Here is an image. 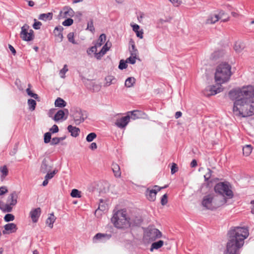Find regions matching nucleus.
I'll use <instances>...</instances> for the list:
<instances>
[{"mask_svg":"<svg viewBox=\"0 0 254 254\" xmlns=\"http://www.w3.org/2000/svg\"><path fill=\"white\" fill-rule=\"evenodd\" d=\"M51 133L50 132H46L44 134V141L45 143H48L51 141Z\"/></svg>","mask_w":254,"mask_h":254,"instance_id":"39","label":"nucleus"},{"mask_svg":"<svg viewBox=\"0 0 254 254\" xmlns=\"http://www.w3.org/2000/svg\"><path fill=\"white\" fill-rule=\"evenodd\" d=\"M146 236L149 240L154 241L162 237V233L156 228H151L147 232Z\"/></svg>","mask_w":254,"mask_h":254,"instance_id":"9","label":"nucleus"},{"mask_svg":"<svg viewBox=\"0 0 254 254\" xmlns=\"http://www.w3.org/2000/svg\"><path fill=\"white\" fill-rule=\"evenodd\" d=\"M164 244V241L162 240H159L157 242H153L151 246L150 251L152 252L154 249L158 250L161 248Z\"/></svg>","mask_w":254,"mask_h":254,"instance_id":"24","label":"nucleus"},{"mask_svg":"<svg viewBox=\"0 0 254 254\" xmlns=\"http://www.w3.org/2000/svg\"><path fill=\"white\" fill-rule=\"evenodd\" d=\"M98 209L104 211L106 209V205L103 203V199H100V203L98 206Z\"/></svg>","mask_w":254,"mask_h":254,"instance_id":"48","label":"nucleus"},{"mask_svg":"<svg viewBox=\"0 0 254 254\" xmlns=\"http://www.w3.org/2000/svg\"><path fill=\"white\" fill-rule=\"evenodd\" d=\"M28 105L29 106V109L33 111L35 109L36 106V102L35 100L32 99H29L27 101Z\"/></svg>","mask_w":254,"mask_h":254,"instance_id":"32","label":"nucleus"},{"mask_svg":"<svg viewBox=\"0 0 254 254\" xmlns=\"http://www.w3.org/2000/svg\"><path fill=\"white\" fill-rule=\"evenodd\" d=\"M222 91L220 87H217L216 86L211 85L208 86L202 91V93L204 96L206 97H209L210 96L214 95Z\"/></svg>","mask_w":254,"mask_h":254,"instance_id":"8","label":"nucleus"},{"mask_svg":"<svg viewBox=\"0 0 254 254\" xmlns=\"http://www.w3.org/2000/svg\"><path fill=\"white\" fill-rule=\"evenodd\" d=\"M56 107L60 108H64L66 105V102L60 97H58L55 102Z\"/></svg>","mask_w":254,"mask_h":254,"instance_id":"27","label":"nucleus"},{"mask_svg":"<svg viewBox=\"0 0 254 254\" xmlns=\"http://www.w3.org/2000/svg\"><path fill=\"white\" fill-rule=\"evenodd\" d=\"M28 35H29V38L28 39L31 40V41L33 40L34 38V31L32 29H30L29 31L28 32Z\"/></svg>","mask_w":254,"mask_h":254,"instance_id":"60","label":"nucleus"},{"mask_svg":"<svg viewBox=\"0 0 254 254\" xmlns=\"http://www.w3.org/2000/svg\"><path fill=\"white\" fill-rule=\"evenodd\" d=\"M106 38V36L105 34H102L100 35L98 38V40L96 43V45L99 47L101 46L103 43L105 42Z\"/></svg>","mask_w":254,"mask_h":254,"instance_id":"31","label":"nucleus"},{"mask_svg":"<svg viewBox=\"0 0 254 254\" xmlns=\"http://www.w3.org/2000/svg\"><path fill=\"white\" fill-rule=\"evenodd\" d=\"M67 38L69 42H70L73 44H77V42L74 40V33L73 32L69 33L67 35Z\"/></svg>","mask_w":254,"mask_h":254,"instance_id":"37","label":"nucleus"},{"mask_svg":"<svg viewBox=\"0 0 254 254\" xmlns=\"http://www.w3.org/2000/svg\"><path fill=\"white\" fill-rule=\"evenodd\" d=\"M30 84H28V88L27 89H26V92L28 94V95H29V96L31 97H33L34 94L35 93H33V92L31 90L30 88Z\"/></svg>","mask_w":254,"mask_h":254,"instance_id":"59","label":"nucleus"},{"mask_svg":"<svg viewBox=\"0 0 254 254\" xmlns=\"http://www.w3.org/2000/svg\"><path fill=\"white\" fill-rule=\"evenodd\" d=\"M67 129L70 133V135L74 137L78 136L80 131V129L78 127H73L71 125H69L67 127Z\"/></svg>","mask_w":254,"mask_h":254,"instance_id":"20","label":"nucleus"},{"mask_svg":"<svg viewBox=\"0 0 254 254\" xmlns=\"http://www.w3.org/2000/svg\"><path fill=\"white\" fill-rule=\"evenodd\" d=\"M18 193L14 191L10 194L7 199V202L12 206H15L17 203Z\"/></svg>","mask_w":254,"mask_h":254,"instance_id":"15","label":"nucleus"},{"mask_svg":"<svg viewBox=\"0 0 254 254\" xmlns=\"http://www.w3.org/2000/svg\"><path fill=\"white\" fill-rule=\"evenodd\" d=\"M136 58L135 57L130 56L129 58H127L126 61L127 63H128L131 64H133L135 63V60Z\"/></svg>","mask_w":254,"mask_h":254,"instance_id":"51","label":"nucleus"},{"mask_svg":"<svg viewBox=\"0 0 254 254\" xmlns=\"http://www.w3.org/2000/svg\"><path fill=\"white\" fill-rule=\"evenodd\" d=\"M221 17H210L206 21V24H214L219 20L221 19Z\"/></svg>","mask_w":254,"mask_h":254,"instance_id":"35","label":"nucleus"},{"mask_svg":"<svg viewBox=\"0 0 254 254\" xmlns=\"http://www.w3.org/2000/svg\"><path fill=\"white\" fill-rule=\"evenodd\" d=\"M74 12L70 7L64 6L60 10L58 16H74Z\"/></svg>","mask_w":254,"mask_h":254,"instance_id":"17","label":"nucleus"},{"mask_svg":"<svg viewBox=\"0 0 254 254\" xmlns=\"http://www.w3.org/2000/svg\"><path fill=\"white\" fill-rule=\"evenodd\" d=\"M168 202V195L167 193L164 194L161 197V203L162 205H165Z\"/></svg>","mask_w":254,"mask_h":254,"instance_id":"46","label":"nucleus"},{"mask_svg":"<svg viewBox=\"0 0 254 254\" xmlns=\"http://www.w3.org/2000/svg\"><path fill=\"white\" fill-rule=\"evenodd\" d=\"M97 136L95 132H91L89 133L86 138L87 142H90L92 141Z\"/></svg>","mask_w":254,"mask_h":254,"instance_id":"36","label":"nucleus"},{"mask_svg":"<svg viewBox=\"0 0 254 254\" xmlns=\"http://www.w3.org/2000/svg\"><path fill=\"white\" fill-rule=\"evenodd\" d=\"M129 113L131 114L130 118L133 120L141 118L142 115V112L138 110H134L128 112V114Z\"/></svg>","mask_w":254,"mask_h":254,"instance_id":"28","label":"nucleus"},{"mask_svg":"<svg viewBox=\"0 0 254 254\" xmlns=\"http://www.w3.org/2000/svg\"><path fill=\"white\" fill-rule=\"evenodd\" d=\"M8 48L14 56L16 55V50L12 45L8 44Z\"/></svg>","mask_w":254,"mask_h":254,"instance_id":"61","label":"nucleus"},{"mask_svg":"<svg viewBox=\"0 0 254 254\" xmlns=\"http://www.w3.org/2000/svg\"><path fill=\"white\" fill-rule=\"evenodd\" d=\"M4 230L2 231L3 234L15 233L17 230L16 225L13 223L5 224L4 226Z\"/></svg>","mask_w":254,"mask_h":254,"instance_id":"12","label":"nucleus"},{"mask_svg":"<svg viewBox=\"0 0 254 254\" xmlns=\"http://www.w3.org/2000/svg\"><path fill=\"white\" fill-rule=\"evenodd\" d=\"M143 32L141 31H138V32H136V34L137 37H139L140 39H142L143 38Z\"/></svg>","mask_w":254,"mask_h":254,"instance_id":"64","label":"nucleus"},{"mask_svg":"<svg viewBox=\"0 0 254 254\" xmlns=\"http://www.w3.org/2000/svg\"><path fill=\"white\" fill-rule=\"evenodd\" d=\"M59 143L60 141L59 137H56L52 139L50 144L52 145H55L58 144Z\"/></svg>","mask_w":254,"mask_h":254,"instance_id":"54","label":"nucleus"},{"mask_svg":"<svg viewBox=\"0 0 254 254\" xmlns=\"http://www.w3.org/2000/svg\"><path fill=\"white\" fill-rule=\"evenodd\" d=\"M106 81V85L109 86L111 83H113V80H115L114 77L113 76H108L105 78Z\"/></svg>","mask_w":254,"mask_h":254,"instance_id":"45","label":"nucleus"},{"mask_svg":"<svg viewBox=\"0 0 254 254\" xmlns=\"http://www.w3.org/2000/svg\"><path fill=\"white\" fill-rule=\"evenodd\" d=\"M56 219V217L54 216L53 213L50 214V215L46 220V224H48V226L50 228L53 227V224Z\"/></svg>","mask_w":254,"mask_h":254,"instance_id":"25","label":"nucleus"},{"mask_svg":"<svg viewBox=\"0 0 254 254\" xmlns=\"http://www.w3.org/2000/svg\"><path fill=\"white\" fill-rule=\"evenodd\" d=\"M41 208L38 207L31 210L30 212V215L32 219L33 222L36 223L41 215Z\"/></svg>","mask_w":254,"mask_h":254,"instance_id":"14","label":"nucleus"},{"mask_svg":"<svg viewBox=\"0 0 254 254\" xmlns=\"http://www.w3.org/2000/svg\"><path fill=\"white\" fill-rule=\"evenodd\" d=\"M29 28V25H28L26 24H25L21 27V31L20 33V38L24 41H31V40L28 39L29 35H28V30Z\"/></svg>","mask_w":254,"mask_h":254,"instance_id":"13","label":"nucleus"},{"mask_svg":"<svg viewBox=\"0 0 254 254\" xmlns=\"http://www.w3.org/2000/svg\"><path fill=\"white\" fill-rule=\"evenodd\" d=\"M132 28V30L134 32H137L139 31V26L136 24H130Z\"/></svg>","mask_w":254,"mask_h":254,"instance_id":"56","label":"nucleus"},{"mask_svg":"<svg viewBox=\"0 0 254 254\" xmlns=\"http://www.w3.org/2000/svg\"><path fill=\"white\" fill-rule=\"evenodd\" d=\"M58 171L56 170H54L53 172L49 173V172H47V174L45 177V179L49 180L52 178H53L54 175L57 173Z\"/></svg>","mask_w":254,"mask_h":254,"instance_id":"41","label":"nucleus"},{"mask_svg":"<svg viewBox=\"0 0 254 254\" xmlns=\"http://www.w3.org/2000/svg\"><path fill=\"white\" fill-rule=\"evenodd\" d=\"M127 62L126 61H125L124 60H121L120 61L119 65L118 66L119 68L121 70L126 69L127 66Z\"/></svg>","mask_w":254,"mask_h":254,"instance_id":"40","label":"nucleus"},{"mask_svg":"<svg viewBox=\"0 0 254 254\" xmlns=\"http://www.w3.org/2000/svg\"><path fill=\"white\" fill-rule=\"evenodd\" d=\"M97 46L95 45L94 46H92L87 50V53L88 55H91L92 53H96Z\"/></svg>","mask_w":254,"mask_h":254,"instance_id":"47","label":"nucleus"},{"mask_svg":"<svg viewBox=\"0 0 254 254\" xmlns=\"http://www.w3.org/2000/svg\"><path fill=\"white\" fill-rule=\"evenodd\" d=\"M14 216L10 213L6 214L4 217V220L6 222H10L14 220Z\"/></svg>","mask_w":254,"mask_h":254,"instance_id":"38","label":"nucleus"},{"mask_svg":"<svg viewBox=\"0 0 254 254\" xmlns=\"http://www.w3.org/2000/svg\"><path fill=\"white\" fill-rule=\"evenodd\" d=\"M7 189L6 187L2 186L0 187V195L4 194L7 192Z\"/></svg>","mask_w":254,"mask_h":254,"instance_id":"55","label":"nucleus"},{"mask_svg":"<svg viewBox=\"0 0 254 254\" xmlns=\"http://www.w3.org/2000/svg\"><path fill=\"white\" fill-rule=\"evenodd\" d=\"M112 237L111 234L97 233L96 234L94 238L93 241L100 240L102 242H105L106 240H109Z\"/></svg>","mask_w":254,"mask_h":254,"instance_id":"18","label":"nucleus"},{"mask_svg":"<svg viewBox=\"0 0 254 254\" xmlns=\"http://www.w3.org/2000/svg\"><path fill=\"white\" fill-rule=\"evenodd\" d=\"M30 84H28V88L27 89H26V92L28 94V95H29V96L31 97H33L34 94L35 93H33V92L31 90L30 88Z\"/></svg>","mask_w":254,"mask_h":254,"instance_id":"58","label":"nucleus"},{"mask_svg":"<svg viewBox=\"0 0 254 254\" xmlns=\"http://www.w3.org/2000/svg\"><path fill=\"white\" fill-rule=\"evenodd\" d=\"M253 147L251 145H246L243 147V154L246 156H248L252 152Z\"/></svg>","mask_w":254,"mask_h":254,"instance_id":"30","label":"nucleus"},{"mask_svg":"<svg viewBox=\"0 0 254 254\" xmlns=\"http://www.w3.org/2000/svg\"><path fill=\"white\" fill-rule=\"evenodd\" d=\"M208 172L204 176L205 181H208L211 177L212 171L209 169H207Z\"/></svg>","mask_w":254,"mask_h":254,"instance_id":"50","label":"nucleus"},{"mask_svg":"<svg viewBox=\"0 0 254 254\" xmlns=\"http://www.w3.org/2000/svg\"><path fill=\"white\" fill-rule=\"evenodd\" d=\"M109 50V47L107 46V43L103 46L101 50L99 53H95V57L97 60H100L101 58Z\"/></svg>","mask_w":254,"mask_h":254,"instance_id":"21","label":"nucleus"},{"mask_svg":"<svg viewBox=\"0 0 254 254\" xmlns=\"http://www.w3.org/2000/svg\"><path fill=\"white\" fill-rule=\"evenodd\" d=\"M244 46L240 42H236L234 47V49L237 53H240L244 49Z\"/></svg>","mask_w":254,"mask_h":254,"instance_id":"34","label":"nucleus"},{"mask_svg":"<svg viewBox=\"0 0 254 254\" xmlns=\"http://www.w3.org/2000/svg\"><path fill=\"white\" fill-rule=\"evenodd\" d=\"M170 2H171L174 5L176 6H179L181 4L182 1L180 0H169Z\"/></svg>","mask_w":254,"mask_h":254,"instance_id":"57","label":"nucleus"},{"mask_svg":"<svg viewBox=\"0 0 254 254\" xmlns=\"http://www.w3.org/2000/svg\"><path fill=\"white\" fill-rule=\"evenodd\" d=\"M65 112L68 114V111L66 109H64V110H59L55 115L54 117H53V119L55 122H58L60 120H62L64 119V116L65 115Z\"/></svg>","mask_w":254,"mask_h":254,"instance_id":"19","label":"nucleus"},{"mask_svg":"<svg viewBox=\"0 0 254 254\" xmlns=\"http://www.w3.org/2000/svg\"><path fill=\"white\" fill-rule=\"evenodd\" d=\"M230 188V184L227 182L217 183L215 186L214 190L215 192L221 195L220 199L216 200L214 199L211 195L208 194L203 197L201 202L202 206L207 209L213 210L224 204L227 201L224 195L229 198H231L234 196L233 192Z\"/></svg>","mask_w":254,"mask_h":254,"instance_id":"2","label":"nucleus"},{"mask_svg":"<svg viewBox=\"0 0 254 254\" xmlns=\"http://www.w3.org/2000/svg\"><path fill=\"white\" fill-rule=\"evenodd\" d=\"M53 17H39V19L44 21L51 20Z\"/></svg>","mask_w":254,"mask_h":254,"instance_id":"62","label":"nucleus"},{"mask_svg":"<svg viewBox=\"0 0 254 254\" xmlns=\"http://www.w3.org/2000/svg\"><path fill=\"white\" fill-rule=\"evenodd\" d=\"M112 169L116 177L118 178L121 176V172L119 165L115 163L112 165Z\"/></svg>","mask_w":254,"mask_h":254,"instance_id":"23","label":"nucleus"},{"mask_svg":"<svg viewBox=\"0 0 254 254\" xmlns=\"http://www.w3.org/2000/svg\"><path fill=\"white\" fill-rule=\"evenodd\" d=\"M70 195L72 197L74 198H80L81 197V191L77 189H73L70 193Z\"/></svg>","mask_w":254,"mask_h":254,"instance_id":"33","label":"nucleus"},{"mask_svg":"<svg viewBox=\"0 0 254 254\" xmlns=\"http://www.w3.org/2000/svg\"><path fill=\"white\" fill-rule=\"evenodd\" d=\"M0 209L4 213L10 212L12 210V206L8 203L5 204L0 201Z\"/></svg>","mask_w":254,"mask_h":254,"instance_id":"22","label":"nucleus"},{"mask_svg":"<svg viewBox=\"0 0 254 254\" xmlns=\"http://www.w3.org/2000/svg\"><path fill=\"white\" fill-rule=\"evenodd\" d=\"M63 30L64 28L62 26L59 25L56 26L53 31V34L56 38V40L58 42H61L63 40Z\"/></svg>","mask_w":254,"mask_h":254,"instance_id":"11","label":"nucleus"},{"mask_svg":"<svg viewBox=\"0 0 254 254\" xmlns=\"http://www.w3.org/2000/svg\"><path fill=\"white\" fill-rule=\"evenodd\" d=\"M130 116L129 115L118 119L115 122V125L120 128L125 127L130 121Z\"/></svg>","mask_w":254,"mask_h":254,"instance_id":"10","label":"nucleus"},{"mask_svg":"<svg viewBox=\"0 0 254 254\" xmlns=\"http://www.w3.org/2000/svg\"><path fill=\"white\" fill-rule=\"evenodd\" d=\"M41 25L42 23L41 22L37 21L35 19H34V23L33 25L34 29L36 30L40 29Z\"/></svg>","mask_w":254,"mask_h":254,"instance_id":"49","label":"nucleus"},{"mask_svg":"<svg viewBox=\"0 0 254 254\" xmlns=\"http://www.w3.org/2000/svg\"><path fill=\"white\" fill-rule=\"evenodd\" d=\"M228 235L229 240L224 254H239L240 249L244 245L245 239L249 235L248 228L234 227L228 232Z\"/></svg>","mask_w":254,"mask_h":254,"instance_id":"3","label":"nucleus"},{"mask_svg":"<svg viewBox=\"0 0 254 254\" xmlns=\"http://www.w3.org/2000/svg\"><path fill=\"white\" fill-rule=\"evenodd\" d=\"M135 79L133 77H128L125 81V86L127 87H131L135 82Z\"/></svg>","mask_w":254,"mask_h":254,"instance_id":"29","label":"nucleus"},{"mask_svg":"<svg viewBox=\"0 0 254 254\" xmlns=\"http://www.w3.org/2000/svg\"><path fill=\"white\" fill-rule=\"evenodd\" d=\"M178 171V167L176 164L173 163L171 168V173L172 174H175Z\"/></svg>","mask_w":254,"mask_h":254,"instance_id":"52","label":"nucleus"},{"mask_svg":"<svg viewBox=\"0 0 254 254\" xmlns=\"http://www.w3.org/2000/svg\"><path fill=\"white\" fill-rule=\"evenodd\" d=\"M73 20L71 18H67L63 22L62 24L64 26H69L73 24Z\"/></svg>","mask_w":254,"mask_h":254,"instance_id":"43","label":"nucleus"},{"mask_svg":"<svg viewBox=\"0 0 254 254\" xmlns=\"http://www.w3.org/2000/svg\"><path fill=\"white\" fill-rule=\"evenodd\" d=\"M72 117L75 124L76 125H79L88 118V113L85 111L82 110L80 108H75L71 111Z\"/></svg>","mask_w":254,"mask_h":254,"instance_id":"6","label":"nucleus"},{"mask_svg":"<svg viewBox=\"0 0 254 254\" xmlns=\"http://www.w3.org/2000/svg\"><path fill=\"white\" fill-rule=\"evenodd\" d=\"M224 54L223 50H218L213 52L211 55V58L213 60H216L222 57Z\"/></svg>","mask_w":254,"mask_h":254,"instance_id":"26","label":"nucleus"},{"mask_svg":"<svg viewBox=\"0 0 254 254\" xmlns=\"http://www.w3.org/2000/svg\"><path fill=\"white\" fill-rule=\"evenodd\" d=\"M155 189L147 188L145 191V195L147 199L150 201H154L156 199L157 193L161 190L158 186H154Z\"/></svg>","mask_w":254,"mask_h":254,"instance_id":"7","label":"nucleus"},{"mask_svg":"<svg viewBox=\"0 0 254 254\" xmlns=\"http://www.w3.org/2000/svg\"><path fill=\"white\" fill-rule=\"evenodd\" d=\"M0 171L2 174V177H6L8 173V169L5 165L0 168Z\"/></svg>","mask_w":254,"mask_h":254,"instance_id":"42","label":"nucleus"},{"mask_svg":"<svg viewBox=\"0 0 254 254\" xmlns=\"http://www.w3.org/2000/svg\"><path fill=\"white\" fill-rule=\"evenodd\" d=\"M59 127L56 125H53V127L50 129L51 133H57L59 131Z\"/></svg>","mask_w":254,"mask_h":254,"instance_id":"53","label":"nucleus"},{"mask_svg":"<svg viewBox=\"0 0 254 254\" xmlns=\"http://www.w3.org/2000/svg\"><path fill=\"white\" fill-rule=\"evenodd\" d=\"M231 66L227 63L220 64L216 69L215 79L218 84L228 81L232 74Z\"/></svg>","mask_w":254,"mask_h":254,"instance_id":"5","label":"nucleus"},{"mask_svg":"<svg viewBox=\"0 0 254 254\" xmlns=\"http://www.w3.org/2000/svg\"><path fill=\"white\" fill-rule=\"evenodd\" d=\"M114 226L120 229H125L131 225L130 218L127 216V211L121 209L114 213L111 219Z\"/></svg>","mask_w":254,"mask_h":254,"instance_id":"4","label":"nucleus"},{"mask_svg":"<svg viewBox=\"0 0 254 254\" xmlns=\"http://www.w3.org/2000/svg\"><path fill=\"white\" fill-rule=\"evenodd\" d=\"M197 166V161L195 159H193L190 163V167L193 168Z\"/></svg>","mask_w":254,"mask_h":254,"instance_id":"63","label":"nucleus"},{"mask_svg":"<svg viewBox=\"0 0 254 254\" xmlns=\"http://www.w3.org/2000/svg\"><path fill=\"white\" fill-rule=\"evenodd\" d=\"M87 29L92 32H94L95 31V28L93 25V21L92 20H91L88 22Z\"/></svg>","mask_w":254,"mask_h":254,"instance_id":"44","label":"nucleus"},{"mask_svg":"<svg viewBox=\"0 0 254 254\" xmlns=\"http://www.w3.org/2000/svg\"><path fill=\"white\" fill-rule=\"evenodd\" d=\"M229 96L235 100L233 111L234 114L242 117H250L254 114V87L252 85L232 90Z\"/></svg>","mask_w":254,"mask_h":254,"instance_id":"1","label":"nucleus"},{"mask_svg":"<svg viewBox=\"0 0 254 254\" xmlns=\"http://www.w3.org/2000/svg\"><path fill=\"white\" fill-rule=\"evenodd\" d=\"M49 160L46 158H44L41 164L40 167V171L45 174L51 170L52 167L49 164Z\"/></svg>","mask_w":254,"mask_h":254,"instance_id":"16","label":"nucleus"}]
</instances>
